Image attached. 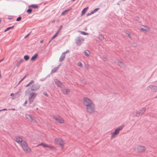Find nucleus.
<instances>
[{
	"instance_id": "1",
	"label": "nucleus",
	"mask_w": 157,
	"mask_h": 157,
	"mask_svg": "<svg viewBox=\"0 0 157 157\" xmlns=\"http://www.w3.org/2000/svg\"><path fill=\"white\" fill-rule=\"evenodd\" d=\"M54 143L60 146L61 150H63L64 147V141L60 137H57L55 138L54 140Z\"/></svg>"
},
{
	"instance_id": "2",
	"label": "nucleus",
	"mask_w": 157,
	"mask_h": 157,
	"mask_svg": "<svg viewBox=\"0 0 157 157\" xmlns=\"http://www.w3.org/2000/svg\"><path fill=\"white\" fill-rule=\"evenodd\" d=\"M23 150L26 153H29L31 152V150L28 146L25 140H24L20 144Z\"/></svg>"
},
{
	"instance_id": "3",
	"label": "nucleus",
	"mask_w": 157,
	"mask_h": 157,
	"mask_svg": "<svg viewBox=\"0 0 157 157\" xmlns=\"http://www.w3.org/2000/svg\"><path fill=\"white\" fill-rule=\"evenodd\" d=\"M82 103L86 108L93 103L92 100L87 97L83 98Z\"/></svg>"
},
{
	"instance_id": "4",
	"label": "nucleus",
	"mask_w": 157,
	"mask_h": 157,
	"mask_svg": "<svg viewBox=\"0 0 157 157\" xmlns=\"http://www.w3.org/2000/svg\"><path fill=\"white\" fill-rule=\"evenodd\" d=\"M139 29L141 32L147 33L150 31V28L147 25H141L139 27Z\"/></svg>"
},
{
	"instance_id": "5",
	"label": "nucleus",
	"mask_w": 157,
	"mask_h": 157,
	"mask_svg": "<svg viewBox=\"0 0 157 157\" xmlns=\"http://www.w3.org/2000/svg\"><path fill=\"white\" fill-rule=\"evenodd\" d=\"M95 106L94 103L86 108L87 112L90 113L94 112L95 110Z\"/></svg>"
},
{
	"instance_id": "6",
	"label": "nucleus",
	"mask_w": 157,
	"mask_h": 157,
	"mask_svg": "<svg viewBox=\"0 0 157 157\" xmlns=\"http://www.w3.org/2000/svg\"><path fill=\"white\" fill-rule=\"evenodd\" d=\"M53 117L57 122L60 124H63L65 122L64 120L59 116H54Z\"/></svg>"
},
{
	"instance_id": "7",
	"label": "nucleus",
	"mask_w": 157,
	"mask_h": 157,
	"mask_svg": "<svg viewBox=\"0 0 157 157\" xmlns=\"http://www.w3.org/2000/svg\"><path fill=\"white\" fill-rule=\"evenodd\" d=\"M136 150L140 153L144 152L146 150V147H145L141 145L136 146Z\"/></svg>"
},
{
	"instance_id": "8",
	"label": "nucleus",
	"mask_w": 157,
	"mask_h": 157,
	"mask_svg": "<svg viewBox=\"0 0 157 157\" xmlns=\"http://www.w3.org/2000/svg\"><path fill=\"white\" fill-rule=\"evenodd\" d=\"M123 128V127L121 126L116 129L114 132L111 133V137L115 138L116 136L119 133V131L122 129Z\"/></svg>"
},
{
	"instance_id": "9",
	"label": "nucleus",
	"mask_w": 157,
	"mask_h": 157,
	"mask_svg": "<svg viewBox=\"0 0 157 157\" xmlns=\"http://www.w3.org/2000/svg\"><path fill=\"white\" fill-rule=\"evenodd\" d=\"M14 140V141L19 144H21L24 140H23L22 138L18 136L15 137Z\"/></svg>"
},
{
	"instance_id": "10",
	"label": "nucleus",
	"mask_w": 157,
	"mask_h": 157,
	"mask_svg": "<svg viewBox=\"0 0 157 157\" xmlns=\"http://www.w3.org/2000/svg\"><path fill=\"white\" fill-rule=\"evenodd\" d=\"M36 94L34 93H32L30 94V96L29 98V102L31 103L33 101V99L35 97Z\"/></svg>"
},
{
	"instance_id": "11",
	"label": "nucleus",
	"mask_w": 157,
	"mask_h": 157,
	"mask_svg": "<svg viewBox=\"0 0 157 157\" xmlns=\"http://www.w3.org/2000/svg\"><path fill=\"white\" fill-rule=\"evenodd\" d=\"M55 83L58 86L61 87L62 86H63V85L62 83L57 79L55 80Z\"/></svg>"
},
{
	"instance_id": "12",
	"label": "nucleus",
	"mask_w": 157,
	"mask_h": 157,
	"mask_svg": "<svg viewBox=\"0 0 157 157\" xmlns=\"http://www.w3.org/2000/svg\"><path fill=\"white\" fill-rule=\"evenodd\" d=\"M115 62L117 63L118 65L121 67L123 66L124 65V63L118 60H116L115 61Z\"/></svg>"
},
{
	"instance_id": "13",
	"label": "nucleus",
	"mask_w": 157,
	"mask_h": 157,
	"mask_svg": "<svg viewBox=\"0 0 157 157\" xmlns=\"http://www.w3.org/2000/svg\"><path fill=\"white\" fill-rule=\"evenodd\" d=\"M62 91L63 93L64 94H68L70 91L69 89L67 88L63 89Z\"/></svg>"
},
{
	"instance_id": "14",
	"label": "nucleus",
	"mask_w": 157,
	"mask_h": 157,
	"mask_svg": "<svg viewBox=\"0 0 157 157\" xmlns=\"http://www.w3.org/2000/svg\"><path fill=\"white\" fill-rule=\"evenodd\" d=\"M146 109L145 108H143L141 109L140 110V112L139 114H138L137 116H141L146 111Z\"/></svg>"
},
{
	"instance_id": "15",
	"label": "nucleus",
	"mask_w": 157,
	"mask_h": 157,
	"mask_svg": "<svg viewBox=\"0 0 157 157\" xmlns=\"http://www.w3.org/2000/svg\"><path fill=\"white\" fill-rule=\"evenodd\" d=\"M149 87L151 88L152 91L154 92H156L157 91V86H150Z\"/></svg>"
},
{
	"instance_id": "16",
	"label": "nucleus",
	"mask_w": 157,
	"mask_h": 157,
	"mask_svg": "<svg viewBox=\"0 0 157 157\" xmlns=\"http://www.w3.org/2000/svg\"><path fill=\"white\" fill-rule=\"evenodd\" d=\"M38 56V55L37 54H35L31 58V60L32 61H35L36 59L37 58V57Z\"/></svg>"
},
{
	"instance_id": "17",
	"label": "nucleus",
	"mask_w": 157,
	"mask_h": 157,
	"mask_svg": "<svg viewBox=\"0 0 157 157\" xmlns=\"http://www.w3.org/2000/svg\"><path fill=\"white\" fill-rule=\"evenodd\" d=\"M84 54L87 57L90 56V52L88 50H85L84 51Z\"/></svg>"
},
{
	"instance_id": "18",
	"label": "nucleus",
	"mask_w": 157,
	"mask_h": 157,
	"mask_svg": "<svg viewBox=\"0 0 157 157\" xmlns=\"http://www.w3.org/2000/svg\"><path fill=\"white\" fill-rule=\"evenodd\" d=\"M83 39H82V40H78L76 41V43L78 45L80 46L81 44L83 42Z\"/></svg>"
},
{
	"instance_id": "19",
	"label": "nucleus",
	"mask_w": 157,
	"mask_h": 157,
	"mask_svg": "<svg viewBox=\"0 0 157 157\" xmlns=\"http://www.w3.org/2000/svg\"><path fill=\"white\" fill-rule=\"evenodd\" d=\"M25 116L26 118L29 120H30L32 121L33 120V117L30 115L27 114Z\"/></svg>"
},
{
	"instance_id": "20",
	"label": "nucleus",
	"mask_w": 157,
	"mask_h": 157,
	"mask_svg": "<svg viewBox=\"0 0 157 157\" xmlns=\"http://www.w3.org/2000/svg\"><path fill=\"white\" fill-rule=\"evenodd\" d=\"M65 55L64 54L62 53V55H61V56L59 58V61L60 62L62 61L63 59H64L65 57Z\"/></svg>"
},
{
	"instance_id": "21",
	"label": "nucleus",
	"mask_w": 157,
	"mask_h": 157,
	"mask_svg": "<svg viewBox=\"0 0 157 157\" xmlns=\"http://www.w3.org/2000/svg\"><path fill=\"white\" fill-rule=\"evenodd\" d=\"M48 147L53 150H56V147L52 145H48Z\"/></svg>"
},
{
	"instance_id": "22",
	"label": "nucleus",
	"mask_w": 157,
	"mask_h": 157,
	"mask_svg": "<svg viewBox=\"0 0 157 157\" xmlns=\"http://www.w3.org/2000/svg\"><path fill=\"white\" fill-rule=\"evenodd\" d=\"M34 83V81L33 80L31 81L28 84L26 85L25 86V87H28L30 86H32Z\"/></svg>"
},
{
	"instance_id": "23",
	"label": "nucleus",
	"mask_w": 157,
	"mask_h": 157,
	"mask_svg": "<svg viewBox=\"0 0 157 157\" xmlns=\"http://www.w3.org/2000/svg\"><path fill=\"white\" fill-rule=\"evenodd\" d=\"M37 89L36 86L35 85L33 84L31 88V90H35Z\"/></svg>"
},
{
	"instance_id": "24",
	"label": "nucleus",
	"mask_w": 157,
	"mask_h": 157,
	"mask_svg": "<svg viewBox=\"0 0 157 157\" xmlns=\"http://www.w3.org/2000/svg\"><path fill=\"white\" fill-rule=\"evenodd\" d=\"M29 7H32L33 8H38V5H32L30 6H29Z\"/></svg>"
},
{
	"instance_id": "25",
	"label": "nucleus",
	"mask_w": 157,
	"mask_h": 157,
	"mask_svg": "<svg viewBox=\"0 0 157 157\" xmlns=\"http://www.w3.org/2000/svg\"><path fill=\"white\" fill-rule=\"evenodd\" d=\"M69 10H66L63 11L61 14L62 16H63L67 13L68 11H69Z\"/></svg>"
},
{
	"instance_id": "26",
	"label": "nucleus",
	"mask_w": 157,
	"mask_h": 157,
	"mask_svg": "<svg viewBox=\"0 0 157 157\" xmlns=\"http://www.w3.org/2000/svg\"><path fill=\"white\" fill-rule=\"evenodd\" d=\"M40 145L44 147H48V145L44 143H41L40 144Z\"/></svg>"
},
{
	"instance_id": "27",
	"label": "nucleus",
	"mask_w": 157,
	"mask_h": 157,
	"mask_svg": "<svg viewBox=\"0 0 157 157\" xmlns=\"http://www.w3.org/2000/svg\"><path fill=\"white\" fill-rule=\"evenodd\" d=\"M88 7L84 8L82 11V15H83L86 12Z\"/></svg>"
},
{
	"instance_id": "28",
	"label": "nucleus",
	"mask_w": 157,
	"mask_h": 157,
	"mask_svg": "<svg viewBox=\"0 0 157 157\" xmlns=\"http://www.w3.org/2000/svg\"><path fill=\"white\" fill-rule=\"evenodd\" d=\"M24 58L25 60L27 61L29 59V57L27 55H25L24 56Z\"/></svg>"
},
{
	"instance_id": "29",
	"label": "nucleus",
	"mask_w": 157,
	"mask_h": 157,
	"mask_svg": "<svg viewBox=\"0 0 157 157\" xmlns=\"http://www.w3.org/2000/svg\"><path fill=\"white\" fill-rule=\"evenodd\" d=\"M23 61V59H21L18 61L17 63V65L19 66L20 64Z\"/></svg>"
},
{
	"instance_id": "30",
	"label": "nucleus",
	"mask_w": 157,
	"mask_h": 157,
	"mask_svg": "<svg viewBox=\"0 0 157 157\" xmlns=\"http://www.w3.org/2000/svg\"><path fill=\"white\" fill-rule=\"evenodd\" d=\"M59 33H58L57 32L56 33H55V34L53 36L52 39H54L57 36V35Z\"/></svg>"
},
{
	"instance_id": "31",
	"label": "nucleus",
	"mask_w": 157,
	"mask_h": 157,
	"mask_svg": "<svg viewBox=\"0 0 157 157\" xmlns=\"http://www.w3.org/2000/svg\"><path fill=\"white\" fill-rule=\"evenodd\" d=\"M77 65L78 66L80 67H82V63L80 62H78Z\"/></svg>"
},
{
	"instance_id": "32",
	"label": "nucleus",
	"mask_w": 157,
	"mask_h": 157,
	"mask_svg": "<svg viewBox=\"0 0 157 157\" xmlns=\"http://www.w3.org/2000/svg\"><path fill=\"white\" fill-rule=\"evenodd\" d=\"M99 39L100 40H103L104 38L103 36L102 35H100L98 37Z\"/></svg>"
},
{
	"instance_id": "33",
	"label": "nucleus",
	"mask_w": 157,
	"mask_h": 157,
	"mask_svg": "<svg viewBox=\"0 0 157 157\" xmlns=\"http://www.w3.org/2000/svg\"><path fill=\"white\" fill-rule=\"evenodd\" d=\"M13 26H12V27H8L5 30V32H6L8 30H10V29H12L13 28Z\"/></svg>"
},
{
	"instance_id": "34",
	"label": "nucleus",
	"mask_w": 157,
	"mask_h": 157,
	"mask_svg": "<svg viewBox=\"0 0 157 157\" xmlns=\"http://www.w3.org/2000/svg\"><path fill=\"white\" fill-rule=\"evenodd\" d=\"M62 27H63V26L62 25H60V26L58 30V31L57 32L58 33H59V32L61 30L62 28Z\"/></svg>"
},
{
	"instance_id": "35",
	"label": "nucleus",
	"mask_w": 157,
	"mask_h": 157,
	"mask_svg": "<svg viewBox=\"0 0 157 157\" xmlns=\"http://www.w3.org/2000/svg\"><path fill=\"white\" fill-rule=\"evenodd\" d=\"M80 33L82 35H87L88 34V33H85V32L83 31H80Z\"/></svg>"
},
{
	"instance_id": "36",
	"label": "nucleus",
	"mask_w": 157,
	"mask_h": 157,
	"mask_svg": "<svg viewBox=\"0 0 157 157\" xmlns=\"http://www.w3.org/2000/svg\"><path fill=\"white\" fill-rule=\"evenodd\" d=\"M27 12L29 13H30L32 12V10L31 9H28L27 11Z\"/></svg>"
},
{
	"instance_id": "37",
	"label": "nucleus",
	"mask_w": 157,
	"mask_h": 157,
	"mask_svg": "<svg viewBox=\"0 0 157 157\" xmlns=\"http://www.w3.org/2000/svg\"><path fill=\"white\" fill-rule=\"evenodd\" d=\"M21 18L20 17H18L16 19V21H20L21 20Z\"/></svg>"
},
{
	"instance_id": "38",
	"label": "nucleus",
	"mask_w": 157,
	"mask_h": 157,
	"mask_svg": "<svg viewBox=\"0 0 157 157\" xmlns=\"http://www.w3.org/2000/svg\"><path fill=\"white\" fill-rule=\"evenodd\" d=\"M57 70V68H55L54 69H53L52 71V73H54Z\"/></svg>"
},
{
	"instance_id": "39",
	"label": "nucleus",
	"mask_w": 157,
	"mask_h": 157,
	"mask_svg": "<svg viewBox=\"0 0 157 157\" xmlns=\"http://www.w3.org/2000/svg\"><path fill=\"white\" fill-rule=\"evenodd\" d=\"M43 94L44 95L48 97V94L46 92H44L43 93Z\"/></svg>"
},
{
	"instance_id": "40",
	"label": "nucleus",
	"mask_w": 157,
	"mask_h": 157,
	"mask_svg": "<svg viewBox=\"0 0 157 157\" xmlns=\"http://www.w3.org/2000/svg\"><path fill=\"white\" fill-rule=\"evenodd\" d=\"M26 75H25L23 78L22 79H21V80L20 81L19 83H20L21 81H22L25 78V77H26Z\"/></svg>"
},
{
	"instance_id": "41",
	"label": "nucleus",
	"mask_w": 157,
	"mask_h": 157,
	"mask_svg": "<svg viewBox=\"0 0 157 157\" xmlns=\"http://www.w3.org/2000/svg\"><path fill=\"white\" fill-rule=\"evenodd\" d=\"M69 52V50H67L64 53H63V54H64L65 55L67 53H68Z\"/></svg>"
},
{
	"instance_id": "42",
	"label": "nucleus",
	"mask_w": 157,
	"mask_h": 157,
	"mask_svg": "<svg viewBox=\"0 0 157 157\" xmlns=\"http://www.w3.org/2000/svg\"><path fill=\"white\" fill-rule=\"evenodd\" d=\"M140 112V111H137L136 112V116H137V117H139V116H137V115H138V114H139V113Z\"/></svg>"
},
{
	"instance_id": "43",
	"label": "nucleus",
	"mask_w": 157,
	"mask_h": 157,
	"mask_svg": "<svg viewBox=\"0 0 157 157\" xmlns=\"http://www.w3.org/2000/svg\"><path fill=\"white\" fill-rule=\"evenodd\" d=\"M99 9V8H96L94 9V12H96Z\"/></svg>"
},
{
	"instance_id": "44",
	"label": "nucleus",
	"mask_w": 157,
	"mask_h": 157,
	"mask_svg": "<svg viewBox=\"0 0 157 157\" xmlns=\"http://www.w3.org/2000/svg\"><path fill=\"white\" fill-rule=\"evenodd\" d=\"M29 89H27L25 91V93L26 94L28 93L29 92Z\"/></svg>"
},
{
	"instance_id": "45",
	"label": "nucleus",
	"mask_w": 157,
	"mask_h": 157,
	"mask_svg": "<svg viewBox=\"0 0 157 157\" xmlns=\"http://www.w3.org/2000/svg\"><path fill=\"white\" fill-rule=\"evenodd\" d=\"M95 13V12H94V11L93 10V11L91 12L90 13V14H89L88 15H91L93 13Z\"/></svg>"
},
{
	"instance_id": "46",
	"label": "nucleus",
	"mask_w": 157,
	"mask_h": 157,
	"mask_svg": "<svg viewBox=\"0 0 157 157\" xmlns=\"http://www.w3.org/2000/svg\"><path fill=\"white\" fill-rule=\"evenodd\" d=\"M14 95V94L13 93H11V94H10V96H13V95Z\"/></svg>"
},
{
	"instance_id": "47",
	"label": "nucleus",
	"mask_w": 157,
	"mask_h": 157,
	"mask_svg": "<svg viewBox=\"0 0 157 157\" xmlns=\"http://www.w3.org/2000/svg\"><path fill=\"white\" fill-rule=\"evenodd\" d=\"M139 19V17H136V20H138Z\"/></svg>"
},
{
	"instance_id": "48",
	"label": "nucleus",
	"mask_w": 157,
	"mask_h": 157,
	"mask_svg": "<svg viewBox=\"0 0 157 157\" xmlns=\"http://www.w3.org/2000/svg\"><path fill=\"white\" fill-rule=\"evenodd\" d=\"M6 110L7 109H3L2 110H1V111H3V110Z\"/></svg>"
},
{
	"instance_id": "49",
	"label": "nucleus",
	"mask_w": 157,
	"mask_h": 157,
	"mask_svg": "<svg viewBox=\"0 0 157 157\" xmlns=\"http://www.w3.org/2000/svg\"><path fill=\"white\" fill-rule=\"evenodd\" d=\"M27 103V101H26L24 103V105H26Z\"/></svg>"
},
{
	"instance_id": "50",
	"label": "nucleus",
	"mask_w": 157,
	"mask_h": 157,
	"mask_svg": "<svg viewBox=\"0 0 157 157\" xmlns=\"http://www.w3.org/2000/svg\"><path fill=\"white\" fill-rule=\"evenodd\" d=\"M12 110H15V109H12Z\"/></svg>"
},
{
	"instance_id": "51",
	"label": "nucleus",
	"mask_w": 157,
	"mask_h": 157,
	"mask_svg": "<svg viewBox=\"0 0 157 157\" xmlns=\"http://www.w3.org/2000/svg\"><path fill=\"white\" fill-rule=\"evenodd\" d=\"M12 99H14V98L12 97Z\"/></svg>"
},
{
	"instance_id": "52",
	"label": "nucleus",
	"mask_w": 157,
	"mask_h": 157,
	"mask_svg": "<svg viewBox=\"0 0 157 157\" xmlns=\"http://www.w3.org/2000/svg\"><path fill=\"white\" fill-rule=\"evenodd\" d=\"M2 60H0V62Z\"/></svg>"
},
{
	"instance_id": "53",
	"label": "nucleus",
	"mask_w": 157,
	"mask_h": 157,
	"mask_svg": "<svg viewBox=\"0 0 157 157\" xmlns=\"http://www.w3.org/2000/svg\"><path fill=\"white\" fill-rule=\"evenodd\" d=\"M73 1H75V0H72Z\"/></svg>"
},
{
	"instance_id": "54",
	"label": "nucleus",
	"mask_w": 157,
	"mask_h": 157,
	"mask_svg": "<svg viewBox=\"0 0 157 157\" xmlns=\"http://www.w3.org/2000/svg\"><path fill=\"white\" fill-rule=\"evenodd\" d=\"M42 42V41H41V42Z\"/></svg>"
},
{
	"instance_id": "55",
	"label": "nucleus",
	"mask_w": 157,
	"mask_h": 157,
	"mask_svg": "<svg viewBox=\"0 0 157 157\" xmlns=\"http://www.w3.org/2000/svg\"><path fill=\"white\" fill-rule=\"evenodd\" d=\"M0 111H1V110H0Z\"/></svg>"
}]
</instances>
